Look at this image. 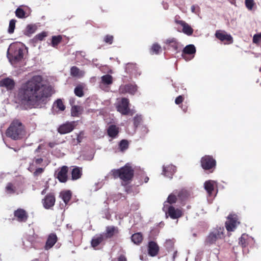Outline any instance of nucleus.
I'll list each match as a JSON object with an SVG mask.
<instances>
[{
	"label": "nucleus",
	"mask_w": 261,
	"mask_h": 261,
	"mask_svg": "<svg viewBox=\"0 0 261 261\" xmlns=\"http://www.w3.org/2000/svg\"><path fill=\"white\" fill-rule=\"evenodd\" d=\"M70 74L72 76L81 78L84 75L85 72L76 66H72L70 69Z\"/></svg>",
	"instance_id": "nucleus-26"
},
{
	"label": "nucleus",
	"mask_w": 261,
	"mask_h": 261,
	"mask_svg": "<svg viewBox=\"0 0 261 261\" xmlns=\"http://www.w3.org/2000/svg\"><path fill=\"white\" fill-rule=\"evenodd\" d=\"M159 251V247L158 245L153 241H150L148 245V253L151 256H156Z\"/></svg>",
	"instance_id": "nucleus-17"
},
{
	"label": "nucleus",
	"mask_w": 261,
	"mask_h": 261,
	"mask_svg": "<svg viewBox=\"0 0 261 261\" xmlns=\"http://www.w3.org/2000/svg\"><path fill=\"white\" fill-rule=\"evenodd\" d=\"M151 51L155 54H158L161 51V46L158 43H154L151 48Z\"/></svg>",
	"instance_id": "nucleus-44"
},
{
	"label": "nucleus",
	"mask_w": 261,
	"mask_h": 261,
	"mask_svg": "<svg viewBox=\"0 0 261 261\" xmlns=\"http://www.w3.org/2000/svg\"><path fill=\"white\" fill-rule=\"evenodd\" d=\"M105 239V235L102 234H96L92 238L91 244L93 248H96L99 244H100Z\"/></svg>",
	"instance_id": "nucleus-24"
},
{
	"label": "nucleus",
	"mask_w": 261,
	"mask_h": 261,
	"mask_svg": "<svg viewBox=\"0 0 261 261\" xmlns=\"http://www.w3.org/2000/svg\"><path fill=\"white\" fill-rule=\"evenodd\" d=\"M202 167L205 170H210L216 166L215 160L210 155H205L201 160Z\"/></svg>",
	"instance_id": "nucleus-9"
},
{
	"label": "nucleus",
	"mask_w": 261,
	"mask_h": 261,
	"mask_svg": "<svg viewBox=\"0 0 261 261\" xmlns=\"http://www.w3.org/2000/svg\"><path fill=\"white\" fill-rule=\"evenodd\" d=\"M125 70L127 72L131 73L135 76L141 74V72L139 70L138 67L136 64H128L126 66Z\"/></svg>",
	"instance_id": "nucleus-22"
},
{
	"label": "nucleus",
	"mask_w": 261,
	"mask_h": 261,
	"mask_svg": "<svg viewBox=\"0 0 261 261\" xmlns=\"http://www.w3.org/2000/svg\"><path fill=\"white\" fill-rule=\"evenodd\" d=\"M143 240V238L142 234L140 232L135 233L132 236V241L135 244H140Z\"/></svg>",
	"instance_id": "nucleus-34"
},
{
	"label": "nucleus",
	"mask_w": 261,
	"mask_h": 261,
	"mask_svg": "<svg viewBox=\"0 0 261 261\" xmlns=\"http://www.w3.org/2000/svg\"><path fill=\"white\" fill-rule=\"evenodd\" d=\"M183 100V97L181 95H179L175 99V102L176 104L179 105L182 102Z\"/></svg>",
	"instance_id": "nucleus-54"
},
{
	"label": "nucleus",
	"mask_w": 261,
	"mask_h": 261,
	"mask_svg": "<svg viewBox=\"0 0 261 261\" xmlns=\"http://www.w3.org/2000/svg\"><path fill=\"white\" fill-rule=\"evenodd\" d=\"M245 4L246 7L249 11L253 10L254 7L255 6L254 0H245Z\"/></svg>",
	"instance_id": "nucleus-39"
},
{
	"label": "nucleus",
	"mask_w": 261,
	"mask_h": 261,
	"mask_svg": "<svg viewBox=\"0 0 261 261\" xmlns=\"http://www.w3.org/2000/svg\"><path fill=\"white\" fill-rule=\"evenodd\" d=\"M84 137V133L83 132H81L79 134L77 135L76 140L77 143H79L82 142Z\"/></svg>",
	"instance_id": "nucleus-53"
},
{
	"label": "nucleus",
	"mask_w": 261,
	"mask_h": 261,
	"mask_svg": "<svg viewBox=\"0 0 261 261\" xmlns=\"http://www.w3.org/2000/svg\"><path fill=\"white\" fill-rule=\"evenodd\" d=\"M24 134V129L22 123L18 120H14L8 128L6 135L14 140L21 138Z\"/></svg>",
	"instance_id": "nucleus-5"
},
{
	"label": "nucleus",
	"mask_w": 261,
	"mask_h": 261,
	"mask_svg": "<svg viewBox=\"0 0 261 261\" xmlns=\"http://www.w3.org/2000/svg\"><path fill=\"white\" fill-rule=\"evenodd\" d=\"M83 111V108L80 106H73L71 109V114L73 117H79Z\"/></svg>",
	"instance_id": "nucleus-30"
},
{
	"label": "nucleus",
	"mask_w": 261,
	"mask_h": 261,
	"mask_svg": "<svg viewBox=\"0 0 261 261\" xmlns=\"http://www.w3.org/2000/svg\"><path fill=\"white\" fill-rule=\"evenodd\" d=\"M14 216L17 220L20 222L25 221L27 219V215L25 211L23 209H18L14 212Z\"/></svg>",
	"instance_id": "nucleus-25"
},
{
	"label": "nucleus",
	"mask_w": 261,
	"mask_h": 261,
	"mask_svg": "<svg viewBox=\"0 0 261 261\" xmlns=\"http://www.w3.org/2000/svg\"><path fill=\"white\" fill-rule=\"evenodd\" d=\"M163 7L165 9H167L168 8V5L167 4H163Z\"/></svg>",
	"instance_id": "nucleus-60"
},
{
	"label": "nucleus",
	"mask_w": 261,
	"mask_h": 261,
	"mask_svg": "<svg viewBox=\"0 0 261 261\" xmlns=\"http://www.w3.org/2000/svg\"><path fill=\"white\" fill-rule=\"evenodd\" d=\"M252 41L255 44H259L261 42V33L254 34Z\"/></svg>",
	"instance_id": "nucleus-47"
},
{
	"label": "nucleus",
	"mask_w": 261,
	"mask_h": 261,
	"mask_svg": "<svg viewBox=\"0 0 261 261\" xmlns=\"http://www.w3.org/2000/svg\"><path fill=\"white\" fill-rule=\"evenodd\" d=\"M224 228L221 227H217L212 230L205 240L207 245L216 244L220 246V242H223L224 239Z\"/></svg>",
	"instance_id": "nucleus-4"
},
{
	"label": "nucleus",
	"mask_w": 261,
	"mask_h": 261,
	"mask_svg": "<svg viewBox=\"0 0 261 261\" xmlns=\"http://www.w3.org/2000/svg\"><path fill=\"white\" fill-rule=\"evenodd\" d=\"M62 37L60 35L55 36L52 37L51 43L54 47L57 45L61 41Z\"/></svg>",
	"instance_id": "nucleus-43"
},
{
	"label": "nucleus",
	"mask_w": 261,
	"mask_h": 261,
	"mask_svg": "<svg viewBox=\"0 0 261 261\" xmlns=\"http://www.w3.org/2000/svg\"><path fill=\"white\" fill-rule=\"evenodd\" d=\"M175 171L176 167L172 165H169L166 166H164L163 167L162 174L171 178Z\"/></svg>",
	"instance_id": "nucleus-19"
},
{
	"label": "nucleus",
	"mask_w": 261,
	"mask_h": 261,
	"mask_svg": "<svg viewBox=\"0 0 261 261\" xmlns=\"http://www.w3.org/2000/svg\"><path fill=\"white\" fill-rule=\"evenodd\" d=\"M173 48L174 51L176 52L179 51L181 48V45L180 43L176 41H174V43L169 45Z\"/></svg>",
	"instance_id": "nucleus-46"
},
{
	"label": "nucleus",
	"mask_w": 261,
	"mask_h": 261,
	"mask_svg": "<svg viewBox=\"0 0 261 261\" xmlns=\"http://www.w3.org/2000/svg\"><path fill=\"white\" fill-rule=\"evenodd\" d=\"M142 121V116L141 115H137L134 118V124L135 127H137Z\"/></svg>",
	"instance_id": "nucleus-48"
},
{
	"label": "nucleus",
	"mask_w": 261,
	"mask_h": 261,
	"mask_svg": "<svg viewBox=\"0 0 261 261\" xmlns=\"http://www.w3.org/2000/svg\"><path fill=\"white\" fill-rule=\"evenodd\" d=\"M37 28V24H29L26 27L24 31V34L28 36H30L36 31Z\"/></svg>",
	"instance_id": "nucleus-27"
},
{
	"label": "nucleus",
	"mask_w": 261,
	"mask_h": 261,
	"mask_svg": "<svg viewBox=\"0 0 261 261\" xmlns=\"http://www.w3.org/2000/svg\"><path fill=\"white\" fill-rule=\"evenodd\" d=\"M14 81L9 77L0 80V87H6L8 90H11L14 87Z\"/></svg>",
	"instance_id": "nucleus-21"
},
{
	"label": "nucleus",
	"mask_w": 261,
	"mask_h": 261,
	"mask_svg": "<svg viewBox=\"0 0 261 261\" xmlns=\"http://www.w3.org/2000/svg\"><path fill=\"white\" fill-rule=\"evenodd\" d=\"M148 180H149V178L148 177H146L144 179L145 182H147Z\"/></svg>",
	"instance_id": "nucleus-64"
},
{
	"label": "nucleus",
	"mask_w": 261,
	"mask_h": 261,
	"mask_svg": "<svg viewBox=\"0 0 261 261\" xmlns=\"http://www.w3.org/2000/svg\"><path fill=\"white\" fill-rule=\"evenodd\" d=\"M196 6L193 5L191 7V11L194 13H197L195 11Z\"/></svg>",
	"instance_id": "nucleus-59"
},
{
	"label": "nucleus",
	"mask_w": 261,
	"mask_h": 261,
	"mask_svg": "<svg viewBox=\"0 0 261 261\" xmlns=\"http://www.w3.org/2000/svg\"><path fill=\"white\" fill-rule=\"evenodd\" d=\"M119 133V128L115 125H111L108 129V134L111 138H115Z\"/></svg>",
	"instance_id": "nucleus-29"
},
{
	"label": "nucleus",
	"mask_w": 261,
	"mask_h": 261,
	"mask_svg": "<svg viewBox=\"0 0 261 261\" xmlns=\"http://www.w3.org/2000/svg\"><path fill=\"white\" fill-rule=\"evenodd\" d=\"M74 122H68L61 125L58 128V132L61 134H65L71 132L74 128Z\"/></svg>",
	"instance_id": "nucleus-16"
},
{
	"label": "nucleus",
	"mask_w": 261,
	"mask_h": 261,
	"mask_svg": "<svg viewBox=\"0 0 261 261\" xmlns=\"http://www.w3.org/2000/svg\"><path fill=\"white\" fill-rule=\"evenodd\" d=\"M23 44L15 42L10 44L7 51V56L12 64L20 61L23 58Z\"/></svg>",
	"instance_id": "nucleus-2"
},
{
	"label": "nucleus",
	"mask_w": 261,
	"mask_h": 261,
	"mask_svg": "<svg viewBox=\"0 0 261 261\" xmlns=\"http://www.w3.org/2000/svg\"><path fill=\"white\" fill-rule=\"evenodd\" d=\"M163 210L166 215H168L173 219H178L182 215V212L180 208H175L173 206L168 205L166 202H164Z\"/></svg>",
	"instance_id": "nucleus-6"
},
{
	"label": "nucleus",
	"mask_w": 261,
	"mask_h": 261,
	"mask_svg": "<svg viewBox=\"0 0 261 261\" xmlns=\"http://www.w3.org/2000/svg\"><path fill=\"white\" fill-rule=\"evenodd\" d=\"M137 90V86L135 84H129L120 87L119 91L121 93H128L134 95Z\"/></svg>",
	"instance_id": "nucleus-12"
},
{
	"label": "nucleus",
	"mask_w": 261,
	"mask_h": 261,
	"mask_svg": "<svg viewBox=\"0 0 261 261\" xmlns=\"http://www.w3.org/2000/svg\"><path fill=\"white\" fill-rule=\"evenodd\" d=\"M113 36L108 35L106 36L104 38V41L106 43H109L110 44H111L113 42Z\"/></svg>",
	"instance_id": "nucleus-51"
},
{
	"label": "nucleus",
	"mask_w": 261,
	"mask_h": 261,
	"mask_svg": "<svg viewBox=\"0 0 261 261\" xmlns=\"http://www.w3.org/2000/svg\"><path fill=\"white\" fill-rule=\"evenodd\" d=\"M69 103H70V106H71V107L73 106H75L74 105L75 104V98H70L69 99Z\"/></svg>",
	"instance_id": "nucleus-57"
},
{
	"label": "nucleus",
	"mask_w": 261,
	"mask_h": 261,
	"mask_svg": "<svg viewBox=\"0 0 261 261\" xmlns=\"http://www.w3.org/2000/svg\"><path fill=\"white\" fill-rule=\"evenodd\" d=\"M215 181L214 180H207L204 182V187L208 194L211 195L214 189Z\"/></svg>",
	"instance_id": "nucleus-31"
},
{
	"label": "nucleus",
	"mask_w": 261,
	"mask_h": 261,
	"mask_svg": "<svg viewBox=\"0 0 261 261\" xmlns=\"http://www.w3.org/2000/svg\"><path fill=\"white\" fill-rule=\"evenodd\" d=\"M249 237L246 234H243L241 238L239 239V244L241 245L242 247H245L248 245V240Z\"/></svg>",
	"instance_id": "nucleus-35"
},
{
	"label": "nucleus",
	"mask_w": 261,
	"mask_h": 261,
	"mask_svg": "<svg viewBox=\"0 0 261 261\" xmlns=\"http://www.w3.org/2000/svg\"><path fill=\"white\" fill-rule=\"evenodd\" d=\"M128 104V99L126 98H122L120 99H118L116 103L117 111L123 115L127 114L129 111Z\"/></svg>",
	"instance_id": "nucleus-7"
},
{
	"label": "nucleus",
	"mask_w": 261,
	"mask_h": 261,
	"mask_svg": "<svg viewBox=\"0 0 261 261\" xmlns=\"http://www.w3.org/2000/svg\"><path fill=\"white\" fill-rule=\"evenodd\" d=\"M196 53V48L193 44L187 45L182 50V56L186 61L191 60Z\"/></svg>",
	"instance_id": "nucleus-10"
},
{
	"label": "nucleus",
	"mask_w": 261,
	"mask_h": 261,
	"mask_svg": "<svg viewBox=\"0 0 261 261\" xmlns=\"http://www.w3.org/2000/svg\"><path fill=\"white\" fill-rule=\"evenodd\" d=\"M54 107H56L61 111H64L65 107L60 99H57L54 103Z\"/></svg>",
	"instance_id": "nucleus-41"
},
{
	"label": "nucleus",
	"mask_w": 261,
	"mask_h": 261,
	"mask_svg": "<svg viewBox=\"0 0 261 261\" xmlns=\"http://www.w3.org/2000/svg\"><path fill=\"white\" fill-rule=\"evenodd\" d=\"M128 143L127 140H122L120 142L119 144V148L121 151L124 152L128 148Z\"/></svg>",
	"instance_id": "nucleus-37"
},
{
	"label": "nucleus",
	"mask_w": 261,
	"mask_h": 261,
	"mask_svg": "<svg viewBox=\"0 0 261 261\" xmlns=\"http://www.w3.org/2000/svg\"><path fill=\"white\" fill-rule=\"evenodd\" d=\"M40 147H40V145L38 147V148H37L36 149V150H35V152H36V153H37V152H39V150H40Z\"/></svg>",
	"instance_id": "nucleus-62"
},
{
	"label": "nucleus",
	"mask_w": 261,
	"mask_h": 261,
	"mask_svg": "<svg viewBox=\"0 0 261 261\" xmlns=\"http://www.w3.org/2000/svg\"><path fill=\"white\" fill-rule=\"evenodd\" d=\"M6 192L8 194H13L16 193V188L11 183H8L6 187Z\"/></svg>",
	"instance_id": "nucleus-36"
},
{
	"label": "nucleus",
	"mask_w": 261,
	"mask_h": 261,
	"mask_svg": "<svg viewBox=\"0 0 261 261\" xmlns=\"http://www.w3.org/2000/svg\"><path fill=\"white\" fill-rule=\"evenodd\" d=\"M141 129L144 135L146 134L148 132V130L146 126H142Z\"/></svg>",
	"instance_id": "nucleus-55"
},
{
	"label": "nucleus",
	"mask_w": 261,
	"mask_h": 261,
	"mask_svg": "<svg viewBox=\"0 0 261 261\" xmlns=\"http://www.w3.org/2000/svg\"><path fill=\"white\" fill-rule=\"evenodd\" d=\"M118 261H126V257L123 255H121L118 258Z\"/></svg>",
	"instance_id": "nucleus-58"
},
{
	"label": "nucleus",
	"mask_w": 261,
	"mask_h": 261,
	"mask_svg": "<svg viewBox=\"0 0 261 261\" xmlns=\"http://www.w3.org/2000/svg\"><path fill=\"white\" fill-rule=\"evenodd\" d=\"M113 83V77L110 74H106L101 77L99 83L100 88L103 89L105 86H108Z\"/></svg>",
	"instance_id": "nucleus-20"
},
{
	"label": "nucleus",
	"mask_w": 261,
	"mask_h": 261,
	"mask_svg": "<svg viewBox=\"0 0 261 261\" xmlns=\"http://www.w3.org/2000/svg\"><path fill=\"white\" fill-rule=\"evenodd\" d=\"M55 203V197L54 194H48L42 200L43 206L46 209H49L53 207Z\"/></svg>",
	"instance_id": "nucleus-13"
},
{
	"label": "nucleus",
	"mask_w": 261,
	"mask_h": 261,
	"mask_svg": "<svg viewBox=\"0 0 261 261\" xmlns=\"http://www.w3.org/2000/svg\"><path fill=\"white\" fill-rule=\"evenodd\" d=\"M58 238L57 235L54 233L49 234L47 238V240L44 246V249L48 250L52 248L57 242Z\"/></svg>",
	"instance_id": "nucleus-14"
},
{
	"label": "nucleus",
	"mask_w": 261,
	"mask_h": 261,
	"mask_svg": "<svg viewBox=\"0 0 261 261\" xmlns=\"http://www.w3.org/2000/svg\"><path fill=\"white\" fill-rule=\"evenodd\" d=\"M176 41V39L175 38H169L165 40V43L168 45H170L173 43H174V41Z\"/></svg>",
	"instance_id": "nucleus-52"
},
{
	"label": "nucleus",
	"mask_w": 261,
	"mask_h": 261,
	"mask_svg": "<svg viewBox=\"0 0 261 261\" xmlns=\"http://www.w3.org/2000/svg\"><path fill=\"white\" fill-rule=\"evenodd\" d=\"M135 216L138 218L139 220H141L140 216L138 214H136Z\"/></svg>",
	"instance_id": "nucleus-63"
},
{
	"label": "nucleus",
	"mask_w": 261,
	"mask_h": 261,
	"mask_svg": "<svg viewBox=\"0 0 261 261\" xmlns=\"http://www.w3.org/2000/svg\"><path fill=\"white\" fill-rule=\"evenodd\" d=\"M35 239V238L33 236H30V237H29L28 239V240L29 242H30L31 243V244H32L34 242Z\"/></svg>",
	"instance_id": "nucleus-56"
},
{
	"label": "nucleus",
	"mask_w": 261,
	"mask_h": 261,
	"mask_svg": "<svg viewBox=\"0 0 261 261\" xmlns=\"http://www.w3.org/2000/svg\"><path fill=\"white\" fill-rule=\"evenodd\" d=\"M114 178L119 177L124 181L132 179L134 175V170L129 163L119 169H113L111 171Z\"/></svg>",
	"instance_id": "nucleus-3"
},
{
	"label": "nucleus",
	"mask_w": 261,
	"mask_h": 261,
	"mask_svg": "<svg viewBox=\"0 0 261 261\" xmlns=\"http://www.w3.org/2000/svg\"><path fill=\"white\" fill-rule=\"evenodd\" d=\"M82 170L79 167L74 168L71 171V177L72 180H76L81 177Z\"/></svg>",
	"instance_id": "nucleus-32"
},
{
	"label": "nucleus",
	"mask_w": 261,
	"mask_h": 261,
	"mask_svg": "<svg viewBox=\"0 0 261 261\" xmlns=\"http://www.w3.org/2000/svg\"><path fill=\"white\" fill-rule=\"evenodd\" d=\"M45 167L44 166V167H37L36 170H35V171L34 172V175L35 176H38L39 175H40V174H41L44 170V168H45Z\"/></svg>",
	"instance_id": "nucleus-49"
},
{
	"label": "nucleus",
	"mask_w": 261,
	"mask_h": 261,
	"mask_svg": "<svg viewBox=\"0 0 261 261\" xmlns=\"http://www.w3.org/2000/svg\"><path fill=\"white\" fill-rule=\"evenodd\" d=\"M68 167L66 166H63L57 174V178L61 182H65L67 179Z\"/></svg>",
	"instance_id": "nucleus-23"
},
{
	"label": "nucleus",
	"mask_w": 261,
	"mask_h": 261,
	"mask_svg": "<svg viewBox=\"0 0 261 261\" xmlns=\"http://www.w3.org/2000/svg\"><path fill=\"white\" fill-rule=\"evenodd\" d=\"M60 196L66 204L70 201L71 197V193L69 191L62 192Z\"/></svg>",
	"instance_id": "nucleus-33"
},
{
	"label": "nucleus",
	"mask_w": 261,
	"mask_h": 261,
	"mask_svg": "<svg viewBox=\"0 0 261 261\" xmlns=\"http://www.w3.org/2000/svg\"><path fill=\"white\" fill-rule=\"evenodd\" d=\"M177 200L176 196L173 194L169 195L167 200L165 202H166L168 205H170V204L175 203Z\"/></svg>",
	"instance_id": "nucleus-42"
},
{
	"label": "nucleus",
	"mask_w": 261,
	"mask_h": 261,
	"mask_svg": "<svg viewBox=\"0 0 261 261\" xmlns=\"http://www.w3.org/2000/svg\"><path fill=\"white\" fill-rule=\"evenodd\" d=\"M50 95V89L44 83L42 76L35 75L21 85L16 96V100L28 108L45 103Z\"/></svg>",
	"instance_id": "nucleus-1"
},
{
	"label": "nucleus",
	"mask_w": 261,
	"mask_h": 261,
	"mask_svg": "<svg viewBox=\"0 0 261 261\" xmlns=\"http://www.w3.org/2000/svg\"><path fill=\"white\" fill-rule=\"evenodd\" d=\"M240 223L238 220L236 215H229L227 217V220L225 222L226 229L228 231H233L237 226Z\"/></svg>",
	"instance_id": "nucleus-8"
},
{
	"label": "nucleus",
	"mask_w": 261,
	"mask_h": 261,
	"mask_svg": "<svg viewBox=\"0 0 261 261\" xmlns=\"http://www.w3.org/2000/svg\"><path fill=\"white\" fill-rule=\"evenodd\" d=\"M47 36L46 33L43 32L36 35L35 38L38 40H42Z\"/></svg>",
	"instance_id": "nucleus-50"
},
{
	"label": "nucleus",
	"mask_w": 261,
	"mask_h": 261,
	"mask_svg": "<svg viewBox=\"0 0 261 261\" xmlns=\"http://www.w3.org/2000/svg\"><path fill=\"white\" fill-rule=\"evenodd\" d=\"M16 20L15 19H11L9 22V28L8 29V32L9 34H12L14 33V29L15 28V24Z\"/></svg>",
	"instance_id": "nucleus-38"
},
{
	"label": "nucleus",
	"mask_w": 261,
	"mask_h": 261,
	"mask_svg": "<svg viewBox=\"0 0 261 261\" xmlns=\"http://www.w3.org/2000/svg\"><path fill=\"white\" fill-rule=\"evenodd\" d=\"M40 166H45V164H43V160L41 157L35 156L30 164L29 170L32 172L34 170L35 168Z\"/></svg>",
	"instance_id": "nucleus-18"
},
{
	"label": "nucleus",
	"mask_w": 261,
	"mask_h": 261,
	"mask_svg": "<svg viewBox=\"0 0 261 261\" xmlns=\"http://www.w3.org/2000/svg\"><path fill=\"white\" fill-rule=\"evenodd\" d=\"M118 232L117 228L113 226H108L106 228V232L102 234L105 235V238L107 239L113 237L115 233Z\"/></svg>",
	"instance_id": "nucleus-28"
},
{
	"label": "nucleus",
	"mask_w": 261,
	"mask_h": 261,
	"mask_svg": "<svg viewBox=\"0 0 261 261\" xmlns=\"http://www.w3.org/2000/svg\"><path fill=\"white\" fill-rule=\"evenodd\" d=\"M175 21L177 24H180L182 27V31L184 34L188 36H190L193 34V29L185 21L177 19H175Z\"/></svg>",
	"instance_id": "nucleus-15"
},
{
	"label": "nucleus",
	"mask_w": 261,
	"mask_h": 261,
	"mask_svg": "<svg viewBox=\"0 0 261 261\" xmlns=\"http://www.w3.org/2000/svg\"><path fill=\"white\" fill-rule=\"evenodd\" d=\"M15 14L17 17L22 18L25 17V13L23 9L18 8L15 11Z\"/></svg>",
	"instance_id": "nucleus-45"
},
{
	"label": "nucleus",
	"mask_w": 261,
	"mask_h": 261,
	"mask_svg": "<svg viewBox=\"0 0 261 261\" xmlns=\"http://www.w3.org/2000/svg\"><path fill=\"white\" fill-rule=\"evenodd\" d=\"M77 54H80L81 56H83V57L85 56V53H83L82 51L81 52H78V53H77Z\"/></svg>",
	"instance_id": "nucleus-61"
},
{
	"label": "nucleus",
	"mask_w": 261,
	"mask_h": 261,
	"mask_svg": "<svg viewBox=\"0 0 261 261\" xmlns=\"http://www.w3.org/2000/svg\"><path fill=\"white\" fill-rule=\"evenodd\" d=\"M75 94L79 97H82L84 95L83 87L81 85L77 86L74 90Z\"/></svg>",
	"instance_id": "nucleus-40"
},
{
	"label": "nucleus",
	"mask_w": 261,
	"mask_h": 261,
	"mask_svg": "<svg viewBox=\"0 0 261 261\" xmlns=\"http://www.w3.org/2000/svg\"><path fill=\"white\" fill-rule=\"evenodd\" d=\"M215 36L220 41L224 42L225 44H230L232 43V37L230 35L227 34L225 32L217 31L216 32Z\"/></svg>",
	"instance_id": "nucleus-11"
}]
</instances>
